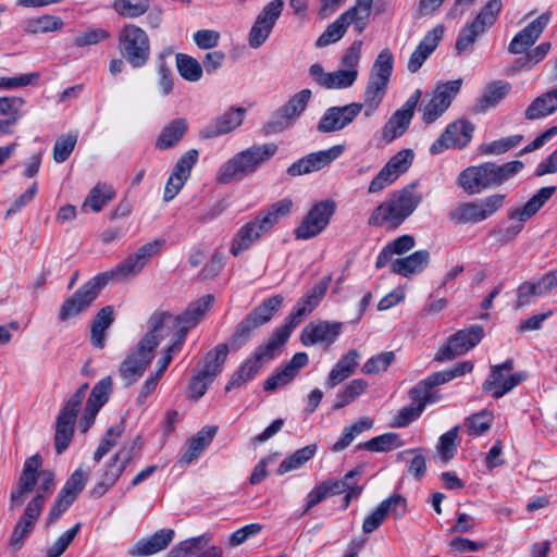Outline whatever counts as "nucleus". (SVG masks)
Returning a JSON list of instances; mask_svg holds the SVG:
<instances>
[{
	"instance_id": "nucleus-1",
	"label": "nucleus",
	"mask_w": 557,
	"mask_h": 557,
	"mask_svg": "<svg viewBox=\"0 0 557 557\" xmlns=\"http://www.w3.org/2000/svg\"><path fill=\"white\" fill-rule=\"evenodd\" d=\"M416 186L417 182L392 194L374 209L368 223L391 230L398 227L422 201V195L416 191Z\"/></svg>"
},
{
	"instance_id": "nucleus-2",
	"label": "nucleus",
	"mask_w": 557,
	"mask_h": 557,
	"mask_svg": "<svg viewBox=\"0 0 557 557\" xmlns=\"http://www.w3.org/2000/svg\"><path fill=\"white\" fill-rule=\"evenodd\" d=\"M292 207L293 201L290 199H282L243 225L232 239L231 253L238 256L250 248L264 234L270 232L281 219L286 216L290 212Z\"/></svg>"
},
{
	"instance_id": "nucleus-3",
	"label": "nucleus",
	"mask_w": 557,
	"mask_h": 557,
	"mask_svg": "<svg viewBox=\"0 0 557 557\" xmlns=\"http://www.w3.org/2000/svg\"><path fill=\"white\" fill-rule=\"evenodd\" d=\"M213 301V295L207 294L191 302L186 310L178 315L163 311L156 312L150 318L151 330L160 339L164 336H169L170 332L173 330L184 331V333L187 334L189 330L197 326L205 318Z\"/></svg>"
},
{
	"instance_id": "nucleus-4",
	"label": "nucleus",
	"mask_w": 557,
	"mask_h": 557,
	"mask_svg": "<svg viewBox=\"0 0 557 557\" xmlns=\"http://www.w3.org/2000/svg\"><path fill=\"white\" fill-rule=\"evenodd\" d=\"M120 55L133 69L146 66L151 57V42L147 32L137 24L127 23L117 33Z\"/></svg>"
},
{
	"instance_id": "nucleus-5",
	"label": "nucleus",
	"mask_w": 557,
	"mask_h": 557,
	"mask_svg": "<svg viewBox=\"0 0 557 557\" xmlns=\"http://www.w3.org/2000/svg\"><path fill=\"white\" fill-rule=\"evenodd\" d=\"M502 10V0L487 1L476 16L460 29L455 44L457 54H462L476 41L479 36L491 28L496 23Z\"/></svg>"
},
{
	"instance_id": "nucleus-6",
	"label": "nucleus",
	"mask_w": 557,
	"mask_h": 557,
	"mask_svg": "<svg viewBox=\"0 0 557 557\" xmlns=\"http://www.w3.org/2000/svg\"><path fill=\"white\" fill-rule=\"evenodd\" d=\"M160 338L152 330L144 335L134 349L121 363L119 374L126 386L134 384L143 376L146 368L153 358V350L159 345Z\"/></svg>"
},
{
	"instance_id": "nucleus-7",
	"label": "nucleus",
	"mask_w": 557,
	"mask_h": 557,
	"mask_svg": "<svg viewBox=\"0 0 557 557\" xmlns=\"http://www.w3.org/2000/svg\"><path fill=\"white\" fill-rule=\"evenodd\" d=\"M140 447L139 438H136L128 446L121 447L110 458L99 475L98 483L90 490L92 498L103 496L116 483L128 463L139 454Z\"/></svg>"
},
{
	"instance_id": "nucleus-8",
	"label": "nucleus",
	"mask_w": 557,
	"mask_h": 557,
	"mask_svg": "<svg viewBox=\"0 0 557 557\" xmlns=\"http://www.w3.org/2000/svg\"><path fill=\"white\" fill-rule=\"evenodd\" d=\"M87 389V383L81 385L59 412L54 435V447L59 455L69 447L73 438L77 413L86 396Z\"/></svg>"
},
{
	"instance_id": "nucleus-9",
	"label": "nucleus",
	"mask_w": 557,
	"mask_h": 557,
	"mask_svg": "<svg viewBox=\"0 0 557 557\" xmlns=\"http://www.w3.org/2000/svg\"><path fill=\"white\" fill-rule=\"evenodd\" d=\"M283 301L284 298L282 295H274L263 300L237 324L232 336V345L235 348L243 346L250 337L253 330L265 324L274 317Z\"/></svg>"
},
{
	"instance_id": "nucleus-10",
	"label": "nucleus",
	"mask_w": 557,
	"mask_h": 557,
	"mask_svg": "<svg viewBox=\"0 0 557 557\" xmlns=\"http://www.w3.org/2000/svg\"><path fill=\"white\" fill-rule=\"evenodd\" d=\"M110 280L111 274L101 273L87 281L62 304L59 311V319L66 321L86 311Z\"/></svg>"
},
{
	"instance_id": "nucleus-11",
	"label": "nucleus",
	"mask_w": 557,
	"mask_h": 557,
	"mask_svg": "<svg viewBox=\"0 0 557 557\" xmlns=\"http://www.w3.org/2000/svg\"><path fill=\"white\" fill-rule=\"evenodd\" d=\"M555 191V186L542 187L523 206L510 208L507 216L510 220L517 221V223L502 231V239L504 242L513 240L523 230V224L541 210Z\"/></svg>"
},
{
	"instance_id": "nucleus-12",
	"label": "nucleus",
	"mask_w": 557,
	"mask_h": 557,
	"mask_svg": "<svg viewBox=\"0 0 557 557\" xmlns=\"http://www.w3.org/2000/svg\"><path fill=\"white\" fill-rule=\"evenodd\" d=\"M282 346L270 337L264 344L258 346L256 350L248 357L239 368L233 373L228 380L225 389L240 387L246 382L252 380L259 372L262 364L276 356L277 350Z\"/></svg>"
},
{
	"instance_id": "nucleus-13",
	"label": "nucleus",
	"mask_w": 557,
	"mask_h": 557,
	"mask_svg": "<svg viewBox=\"0 0 557 557\" xmlns=\"http://www.w3.org/2000/svg\"><path fill=\"white\" fill-rule=\"evenodd\" d=\"M505 196L492 195L480 202H465L448 212V219L455 224L478 223L494 214L504 205Z\"/></svg>"
},
{
	"instance_id": "nucleus-14",
	"label": "nucleus",
	"mask_w": 557,
	"mask_h": 557,
	"mask_svg": "<svg viewBox=\"0 0 557 557\" xmlns=\"http://www.w3.org/2000/svg\"><path fill=\"white\" fill-rule=\"evenodd\" d=\"M165 245L163 238H157L140 246L134 253L129 255L115 269L104 274H111V278L125 280L135 277L150 262V260L160 253Z\"/></svg>"
},
{
	"instance_id": "nucleus-15",
	"label": "nucleus",
	"mask_w": 557,
	"mask_h": 557,
	"mask_svg": "<svg viewBox=\"0 0 557 557\" xmlns=\"http://www.w3.org/2000/svg\"><path fill=\"white\" fill-rule=\"evenodd\" d=\"M336 211V202L325 199L314 203L295 228L297 239L307 240L321 234L330 224Z\"/></svg>"
},
{
	"instance_id": "nucleus-16",
	"label": "nucleus",
	"mask_w": 557,
	"mask_h": 557,
	"mask_svg": "<svg viewBox=\"0 0 557 557\" xmlns=\"http://www.w3.org/2000/svg\"><path fill=\"white\" fill-rule=\"evenodd\" d=\"M277 149V145L274 143L247 148L228 160L222 168L221 174L253 172L260 164L270 160L276 153Z\"/></svg>"
},
{
	"instance_id": "nucleus-17",
	"label": "nucleus",
	"mask_w": 557,
	"mask_h": 557,
	"mask_svg": "<svg viewBox=\"0 0 557 557\" xmlns=\"http://www.w3.org/2000/svg\"><path fill=\"white\" fill-rule=\"evenodd\" d=\"M462 85L461 79L448 81L440 84L428 101H423L420 111L421 120L430 125L438 120L450 107L455 97L459 94Z\"/></svg>"
},
{
	"instance_id": "nucleus-18",
	"label": "nucleus",
	"mask_w": 557,
	"mask_h": 557,
	"mask_svg": "<svg viewBox=\"0 0 557 557\" xmlns=\"http://www.w3.org/2000/svg\"><path fill=\"white\" fill-rule=\"evenodd\" d=\"M513 367L512 359H507L500 364L492 366L491 373L483 383V389L491 393L495 399H498L525 381L528 377L527 372L511 373Z\"/></svg>"
},
{
	"instance_id": "nucleus-19",
	"label": "nucleus",
	"mask_w": 557,
	"mask_h": 557,
	"mask_svg": "<svg viewBox=\"0 0 557 557\" xmlns=\"http://www.w3.org/2000/svg\"><path fill=\"white\" fill-rule=\"evenodd\" d=\"M474 125L465 119L449 123L440 137L430 146L431 154H440L447 149H463L472 139Z\"/></svg>"
},
{
	"instance_id": "nucleus-20",
	"label": "nucleus",
	"mask_w": 557,
	"mask_h": 557,
	"mask_svg": "<svg viewBox=\"0 0 557 557\" xmlns=\"http://www.w3.org/2000/svg\"><path fill=\"white\" fill-rule=\"evenodd\" d=\"M284 4V0H272L263 7L248 35V44L251 48L257 49L267 41L283 12Z\"/></svg>"
},
{
	"instance_id": "nucleus-21",
	"label": "nucleus",
	"mask_w": 557,
	"mask_h": 557,
	"mask_svg": "<svg viewBox=\"0 0 557 557\" xmlns=\"http://www.w3.org/2000/svg\"><path fill=\"white\" fill-rule=\"evenodd\" d=\"M483 336L484 330L480 325L460 330L449 337L445 346L440 348L434 360L441 362L461 356L476 346Z\"/></svg>"
},
{
	"instance_id": "nucleus-22",
	"label": "nucleus",
	"mask_w": 557,
	"mask_h": 557,
	"mask_svg": "<svg viewBox=\"0 0 557 557\" xmlns=\"http://www.w3.org/2000/svg\"><path fill=\"white\" fill-rule=\"evenodd\" d=\"M421 95V89H416L406 100L403 107L391 115L382 128V138L385 141L391 143L407 132L414 115L417 104L420 101Z\"/></svg>"
},
{
	"instance_id": "nucleus-23",
	"label": "nucleus",
	"mask_w": 557,
	"mask_h": 557,
	"mask_svg": "<svg viewBox=\"0 0 557 557\" xmlns=\"http://www.w3.org/2000/svg\"><path fill=\"white\" fill-rule=\"evenodd\" d=\"M46 504V496L44 494H36L25 506V509L16 522L11 537L10 545L14 549H20L25 540L35 529L36 522Z\"/></svg>"
},
{
	"instance_id": "nucleus-24",
	"label": "nucleus",
	"mask_w": 557,
	"mask_h": 557,
	"mask_svg": "<svg viewBox=\"0 0 557 557\" xmlns=\"http://www.w3.org/2000/svg\"><path fill=\"white\" fill-rule=\"evenodd\" d=\"M42 466V458L39 454L28 457L18 476L16 488L10 495V509L13 510L23 504L25 497L32 493L38 483V472Z\"/></svg>"
},
{
	"instance_id": "nucleus-25",
	"label": "nucleus",
	"mask_w": 557,
	"mask_h": 557,
	"mask_svg": "<svg viewBox=\"0 0 557 557\" xmlns=\"http://www.w3.org/2000/svg\"><path fill=\"white\" fill-rule=\"evenodd\" d=\"M363 104L359 102H351L342 107H331L326 109L320 119L317 129L320 133H333L341 131L361 113Z\"/></svg>"
},
{
	"instance_id": "nucleus-26",
	"label": "nucleus",
	"mask_w": 557,
	"mask_h": 557,
	"mask_svg": "<svg viewBox=\"0 0 557 557\" xmlns=\"http://www.w3.org/2000/svg\"><path fill=\"white\" fill-rule=\"evenodd\" d=\"M311 98L310 89H302L289 98V100L282 106L277 114L280 121L269 122L265 126L267 133L282 132L289 127L295 119H297L307 108Z\"/></svg>"
},
{
	"instance_id": "nucleus-27",
	"label": "nucleus",
	"mask_w": 557,
	"mask_h": 557,
	"mask_svg": "<svg viewBox=\"0 0 557 557\" xmlns=\"http://www.w3.org/2000/svg\"><path fill=\"white\" fill-rule=\"evenodd\" d=\"M552 12L546 11L518 32L508 45V52L521 54L530 49L544 32Z\"/></svg>"
},
{
	"instance_id": "nucleus-28",
	"label": "nucleus",
	"mask_w": 557,
	"mask_h": 557,
	"mask_svg": "<svg viewBox=\"0 0 557 557\" xmlns=\"http://www.w3.org/2000/svg\"><path fill=\"white\" fill-rule=\"evenodd\" d=\"M406 512V499L401 495H392L380 503V505L364 518L362 531L366 534L374 532L384 522L388 513L400 518Z\"/></svg>"
},
{
	"instance_id": "nucleus-29",
	"label": "nucleus",
	"mask_w": 557,
	"mask_h": 557,
	"mask_svg": "<svg viewBox=\"0 0 557 557\" xmlns=\"http://www.w3.org/2000/svg\"><path fill=\"white\" fill-rule=\"evenodd\" d=\"M343 150V146L336 145L326 150L311 152L294 162L287 169V174H309L320 171L338 158Z\"/></svg>"
},
{
	"instance_id": "nucleus-30",
	"label": "nucleus",
	"mask_w": 557,
	"mask_h": 557,
	"mask_svg": "<svg viewBox=\"0 0 557 557\" xmlns=\"http://www.w3.org/2000/svg\"><path fill=\"white\" fill-rule=\"evenodd\" d=\"M309 73L317 84L326 89L348 88L358 77L357 70H337L327 73L320 63L312 64L309 67Z\"/></svg>"
},
{
	"instance_id": "nucleus-31",
	"label": "nucleus",
	"mask_w": 557,
	"mask_h": 557,
	"mask_svg": "<svg viewBox=\"0 0 557 557\" xmlns=\"http://www.w3.org/2000/svg\"><path fill=\"white\" fill-rule=\"evenodd\" d=\"M341 330L342 324L336 322L320 321L318 323H309L301 331L300 341L305 346L332 344L339 335Z\"/></svg>"
},
{
	"instance_id": "nucleus-32",
	"label": "nucleus",
	"mask_w": 557,
	"mask_h": 557,
	"mask_svg": "<svg viewBox=\"0 0 557 557\" xmlns=\"http://www.w3.org/2000/svg\"><path fill=\"white\" fill-rule=\"evenodd\" d=\"M443 34L444 28L441 25L426 33L408 60L407 69L410 73H416L421 69L426 59L438 46Z\"/></svg>"
},
{
	"instance_id": "nucleus-33",
	"label": "nucleus",
	"mask_w": 557,
	"mask_h": 557,
	"mask_svg": "<svg viewBox=\"0 0 557 557\" xmlns=\"http://www.w3.org/2000/svg\"><path fill=\"white\" fill-rule=\"evenodd\" d=\"M173 529H161L147 539L139 540L129 550L132 557H144L157 554L165 549L173 541Z\"/></svg>"
},
{
	"instance_id": "nucleus-34",
	"label": "nucleus",
	"mask_w": 557,
	"mask_h": 557,
	"mask_svg": "<svg viewBox=\"0 0 557 557\" xmlns=\"http://www.w3.org/2000/svg\"><path fill=\"white\" fill-rule=\"evenodd\" d=\"M309 361L306 352H296L288 363L281 370L276 371L264 382V391H275L280 386H284L292 382L299 370L307 366Z\"/></svg>"
},
{
	"instance_id": "nucleus-35",
	"label": "nucleus",
	"mask_w": 557,
	"mask_h": 557,
	"mask_svg": "<svg viewBox=\"0 0 557 557\" xmlns=\"http://www.w3.org/2000/svg\"><path fill=\"white\" fill-rule=\"evenodd\" d=\"M218 432L216 425H206L186 442V449L181 454L180 461L190 463L199 458L205 448L213 441Z\"/></svg>"
},
{
	"instance_id": "nucleus-36",
	"label": "nucleus",
	"mask_w": 557,
	"mask_h": 557,
	"mask_svg": "<svg viewBox=\"0 0 557 557\" xmlns=\"http://www.w3.org/2000/svg\"><path fill=\"white\" fill-rule=\"evenodd\" d=\"M360 360V354L357 349H350L339 358L333 369L330 371L325 385L334 388L336 385L348 379L357 369Z\"/></svg>"
},
{
	"instance_id": "nucleus-37",
	"label": "nucleus",
	"mask_w": 557,
	"mask_h": 557,
	"mask_svg": "<svg viewBox=\"0 0 557 557\" xmlns=\"http://www.w3.org/2000/svg\"><path fill=\"white\" fill-rule=\"evenodd\" d=\"M245 112L244 108H231L206 127L203 136L211 138L232 132L243 123Z\"/></svg>"
},
{
	"instance_id": "nucleus-38",
	"label": "nucleus",
	"mask_w": 557,
	"mask_h": 557,
	"mask_svg": "<svg viewBox=\"0 0 557 557\" xmlns=\"http://www.w3.org/2000/svg\"><path fill=\"white\" fill-rule=\"evenodd\" d=\"M430 262V252L428 250H418L405 258H398L391 264V271L395 274L409 277L422 272Z\"/></svg>"
},
{
	"instance_id": "nucleus-39",
	"label": "nucleus",
	"mask_w": 557,
	"mask_h": 557,
	"mask_svg": "<svg viewBox=\"0 0 557 557\" xmlns=\"http://www.w3.org/2000/svg\"><path fill=\"white\" fill-rule=\"evenodd\" d=\"M511 85L506 81H493L486 85L481 97L476 100L475 111L483 113L495 108L510 92Z\"/></svg>"
},
{
	"instance_id": "nucleus-40",
	"label": "nucleus",
	"mask_w": 557,
	"mask_h": 557,
	"mask_svg": "<svg viewBox=\"0 0 557 557\" xmlns=\"http://www.w3.org/2000/svg\"><path fill=\"white\" fill-rule=\"evenodd\" d=\"M557 111V87L536 97L525 109L529 121L540 120Z\"/></svg>"
},
{
	"instance_id": "nucleus-41",
	"label": "nucleus",
	"mask_w": 557,
	"mask_h": 557,
	"mask_svg": "<svg viewBox=\"0 0 557 557\" xmlns=\"http://www.w3.org/2000/svg\"><path fill=\"white\" fill-rule=\"evenodd\" d=\"M188 123L184 117H177L169 122L161 131L156 141V147L165 150L175 146L185 135Z\"/></svg>"
},
{
	"instance_id": "nucleus-42",
	"label": "nucleus",
	"mask_w": 557,
	"mask_h": 557,
	"mask_svg": "<svg viewBox=\"0 0 557 557\" xmlns=\"http://www.w3.org/2000/svg\"><path fill=\"white\" fill-rule=\"evenodd\" d=\"M114 321V310L111 306L101 308L96 314L90 331L91 344L101 349L106 344V331Z\"/></svg>"
},
{
	"instance_id": "nucleus-43",
	"label": "nucleus",
	"mask_w": 557,
	"mask_h": 557,
	"mask_svg": "<svg viewBox=\"0 0 557 557\" xmlns=\"http://www.w3.org/2000/svg\"><path fill=\"white\" fill-rule=\"evenodd\" d=\"M394 70V55L388 48L380 51L369 74V81L388 86Z\"/></svg>"
},
{
	"instance_id": "nucleus-44",
	"label": "nucleus",
	"mask_w": 557,
	"mask_h": 557,
	"mask_svg": "<svg viewBox=\"0 0 557 557\" xmlns=\"http://www.w3.org/2000/svg\"><path fill=\"white\" fill-rule=\"evenodd\" d=\"M416 245L414 238L411 235H401L388 243L379 253L375 262L376 269L385 267L394 255H404L411 250Z\"/></svg>"
},
{
	"instance_id": "nucleus-45",
	"label": "nucleus",
	"mask_w": 557,
	"mask_h": 557,
	"mask_svg": "<svg viewBox=\"0 0 557 557\" xmlns=\"http://www.w3.org/2000/svg\"><path fill=\"white\" fill-rule=\"evenodd\" d=\"M355 21L346 12H343L333 23L317 39L315 46L319 48L326 47L331 44L338 41L346 33L348 26Z\"/></svg>"
},
{
	"instance_id": "nucleus-46",
	"label": "nucleus",
	"mask_w": 557,
	"mask_h": 557,
	"mask_svg": "<svg viewBox=\"0 0 557 557\" xmlns=\"http://www.w3.org/2000/svg\"><path fill=\"white\" fill-rule=\"evenodd\" d=\"M506 177L507 176H458L457 185L468 195H475L487 188L502 185Z\"/></svg>"
},
{
	"instance_id": "nucleus-47",
	"label": "nucleus",
	"mask_w": 557,
	"mask_h": 557,
	"mask_svg": "<svg viewBox=\"0 0 557 557\" xmlns=\"http://www.w3.org/2000/svg\"><path fill=\"white\" fill-rule=\"evenodd\" d=\"M228 355L227 344H219L207 352L203 358V366L199 372L212 381L222 371Z\"/></svg>"
},
{
	"instance_id": "nucleus-48",
	"label": "nucleus",
	"mask_w": 557,
	"mask_h": 557,
	"mask_svg": "<svg viewBox=\"0 0 557 557\" xmlns=\"http://www.w3.org/2000/svg\"><path fill=\"white\" fill-rule=\"evenodd\" d=\"M310 313V308L304 309V307L297 302L290 313L286 317L283 325L277 327L273 334L272 338L283 346L289 338L293 330L298 326L301 322L302 318Z\"/></svg>"
},
{
	"instance_id": "nucleus-49",
	"label": "nucleus",
	"mask_w": 557,
	"mask_h": 557,
	"mask_svg": "<svg viewBox=\"0 0 557 557\" xmlns=\"http://www.w3.org/2000/svg\"><path fill=\"white\" fill-rule=\"evenodd\" d=\"M523 162L510 161L498 165L493 162H485L480 165L469 166L461 174H517L523 170Z\"/></svg>"
},
{
	"instance_id": "nucleus-50",
	"label": "nucleus",
	"mask_w": 557,
	"mask_h": 557,
	"mask_svg": "<svg viewBox=\"0 0 557 557\" xmlns=\"http://www.w3.org/2000/svg\"><path fill=\"white\" fill-rule=\"evenodd\" d=\"M112 392V379L106 376L101 379L91 389L86 405L90 414H97L100 408L108 401Z\"/></svg>"
},
{
	"instance_id": "nucleus-51",
	"label": "nucleus",
	"mask_w": 557,
	"mask_h": 557,
	"mask_svg": "<svg viewBox=\"0 0 557 557\" xmlns=\"http://www.w3.org/2000/svg\"><path fill=\"white\" fill-rule=\"evenodd\" d=\"M368 383L362 379H355L337 392L333 410H339L366 392Z\"/></svg>"
},
{
	"instance_id": "nucleus-52",
	"label": "nucleus",
	"mask_w": 557,
	"mask_h": 557,
	"mask_svg": "<svg viewBox=\"0 0 557 557\" xmlns=\"http://www.w3.org/2000/svg\"><path fill=\"white\" fill-rule=\"evenodd\" d=\"M64 23L61 17L44 14L37 17L28 18L25 22V32L28 34H40L61 30Z\"/></svg>"
},
{
	"instance_id": "nucleus-53",
	"label": "nucleus",
	"mask_w": 557,
	"mask_h": 557,
	"mask_svg": "<svg viewBox=\"0 0 557 557\" xmlns=\"http://www.w3.org/2000/svg\"><path fill=\"white\" fill-rule=\"evenodd\" d=\"M112 8L122 17L137 18L148 12L150 0H113Z\"/></svg>"
},
{
	"instance_id": "nucleus-54",
	"label": "nucleus",
	"mask_w": 557,
	"mask_h": 557,
	"mask_svg": "<svg viewBox=\"0 0 557 557\" xmlns=\"http://www.w3.org/2000/svg\"><path fill=\"white\" fill-rule=\"evenodd\" d=\"M373 421L370 418H361L350 426L344 429L341 437L332 445V451L338 453L348 447L357 435L370 430Z\"/></svg>"
},
{
	"instance_id": "nucleus-55",
	"label": "nucleus",
	"mask_w": 557,
	"mask_h": 557,
	"mask_svg": "<svg viewBox=\"0 0 557 557\" xmlns=\"http://www.w3.org/2000/svg\"><path fill=\"white\" fill-rule=\"evenodd\" d=\"M386 91H387L386 85L375 83V82L368 79V83H367V86L364 89V94H363V102L361 103V104H363V108H366V110H364L366 116H370L376 111V109L381 104L384 96L386 95Z\"/></svg>"
},
{
	"instance_id": "nucleus-56",
	"label": "nucleus",
	"mask_w": 557,
	"mask_h": 557,
	"mask_svg": "<svg viewBox=\"0 0 557 557\" xmlns=\"http://www.w3.org/2000/svg\"><path fill=\"white\" fill-rule=\"evenodd\" d=\"M413 158L411 149H403L394 154L377 174H404L411 166Z\"/></svg>"
},
{
	"instance_id": "nucleus-57",
	"label": "nucleus",
	"mask_w": 557,
	"mask_h": 557,
	"mask_svg": "<svg viewBox=\"0 0 557 557\" xmlns=\"http://www.w3.org/2000/svg\"><path fill=\"white\" fill-rule=\"evenodd\" d=\"M176 67L180 75L189 82H198L202 76V66L199 61L188 54L177 53Z\"/></svg>"
},
{
	"instance_id": "nucleus-58",
	"label": "nucleus",
	"mask_w": 557,
	"mask_h": 557,
	"mask_svg": "<svg viewBox=\"0 0 557 557\" xmlns=\"http://www.w3.org/2000/svg\"><path fill=\"white\" fill-rule=\"evenodd\" d=\"M114 195L115 193L112 186L107 184H97L90 190L83 207H90L95 212H99L110 200L113 199Z\"/></svg>"
},
{
	"instance_id": "nucleus-59",
	"label": "nucleus",
	"mask_w": 557,
	"mask_h": 557,
	"mask_svg": "<svg viewBox=\"0 0 557 557\" xmlns=\"http://www.w3.org/2000/svg\"><path fill=\"white\" fill-rule=\"evenodd\" d=\"M317 450L315 445H308L297 449L293 455L286 457L278 466V473L284 474L292 470L300 468L305 462L310 460Z\"/></svg>"
},
{
	"instance_id": "nucleus-60",
	"label": "nucleus",
	"mask_w": 557,
	"mask_h": 557,
	"mask_svg": "<svg viewBox=\"0 0 557 557\" xmlns=\"http://www.w3.org/2000/svg\"><path fill=\"white\" fill-rule=\"evenodd\" d=\"M403 446V442L396 433H385L380 436L373 437L370 441L359 444V449H366L369 451H388L393 448Z\"/></svg>"
},
{
	"instance_id": "nucleus-61",
	"label": "nucleus",
	"mask_w": 557,
	"mask_h": 557,
	"mask_svg": "<svg viewBox=\"0 0 557 557\" xmlns=\"http://www.w3.org/2000/svg\"><path fill=\"white\" fill-rule=\"evenodd\" d=\"M373 2L374 0H356L355 5L345 11L354 18L355 29L358 34H361L368 25V20L373 9Z\"/></svg>"
},
{
	"instance_id": "nucleus-62",
	"label": "nucleus",
	"mask_w": 557,
	"mask_h": 557,
	"mask_svg": "<svg viewBox=\"0 0 557 557\" xmlns=\"http://www.w3.org/2000/svg\"><path fill=\"white\" fill-rule=\"evenodd\" d=\"M210 539L207 535H200L182 541L174 546L166 557H189L200 552L208 545Z\"/></svg>"
},
{
	"instance_id": "nucleus-63",
	"label": "nucleus",
	"mask_w": 557,
	"mask_h": 557,
	"mask_svg": "<svg viewBox=\"0 0 557 557\" xmlns=\"http://www.w3.org/2000/svg\"><path fill=\"white\" fill-rule=\"evenodd\" d=\"M124 432L123 423L111 426L101 438L92 459L99 462L119 442Z\"/></svg>"
},
{
	"instance_id": "nucleus-64",
	"label": "nucleus",
	"mask_w": 557,
	"mask_h": 557,
	"mask_svg": "<svg viewBox=\"0 0 557 557\" xmlns=\"http://www.w3.org/2000/svg\"><path fill=\"white\" fill-rule=\"evenodd\" d=\"M522 140L523 136L520 134L510 135L482 145L480 150L484 154H502L516 148Z\"/></svg>"
}]
</instances>
